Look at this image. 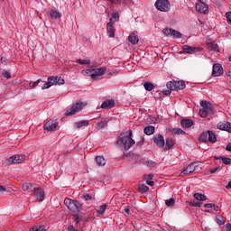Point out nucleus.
<instances>
[{
  "mask_svg": "<svg viewBox=\"0 0 231 231\" xmlns=\"http://www.w3.org/2000/svg\"><path fill=\"white\" fill-rule=\"evenodd\" d=\"M116 143L117 145H123L125 151H129V148L133 147L135 143L134 140H133V131L129 130L128 132L122 133Z\"/></svg>",
  "mask_w": 231,
  "mask_h": 231,
  "instance_id": "1",
  "label": "nucleus"
},
{
  "mask_svg": "<svg viewBox=\"0 0 231 231\" xmlns=\"http://www.w3.org/2000/svg\"><path fill=\"white\" fill-rule=\"evenodd\" d=\"M64 204L66 205L67 208H69V210H70V212L73 214H79L80 210H82V204L78 200L65 199Z\"/></svg>",
  "mask_w": 231,
  "mask_h": 231,
  "instance_id": "2",
  "label": "nucleus"
},
{
  "mask_svg": "<svg viewBox=\"0 0 231 231\" xmlns=\"http://www.w3.org/2000/svg\"><path fill=\"white\" fill-rule=\"evenodd\" d=\"M200 106L202 108L199 109V115L201 118H207V116L214 115V109L212 108V104H210V102L201 101Z\"/></svg>",
  "mask_w": 231,
  "mask_h": 231,
  "instance_id": "3",
  "label": "nucleus"
},
{
  "mask_svg": "<svg viewBox=\"0 0 231 231\" xmlns=\"http://www.w3.org/2000/svg\"><path fill=\"white\" fill-rule=\"evenodd\" d=\"M185 81L180 80V81H169L166 84V88L168 89H173V91H181L182 89H185Z\"/></svg>",
  "mask_w": 231,
  "mask_h": 231,
  "instance_id": "4",
  "label": "nucleus"
},
{
  "mask_svg": "<svg viewBox=\"0 0 231 231\" xmlns=\"http://www.w3.org/2000/svg\"><path fill=\"white\" fill-rule=\"evenodd\" d=\"M155 7L159 12H169L171 10V3L169 0H157L155 2Z\"/></svg>",
  "mask_w": 231,
  "mask_h": 231,
  "instance_id": "5",
  "label": "nucleus"
},
{
  "mask_svg": "<svg viewBox=\"0 0 231 231\" xmlns=\"http://www.w3.org/2000/svg\"><path fill=\"white\" fill-rule=\"evenodd\" d=\"M84 106H86L84 102L79 101L75 105H73L69 109H68L65 112V115L67 116H71V115H75V113H79V111H82V109H84Z\"/></svg>",
  "mask_w": 231,
  "mask_h": 231,
  "instance_id": "6",
  "label": "nucleus"
},
{
  "mask_svg": "<svg viewBox=\"0 0 231 231\" xmlns=\"http://www.w3.org/2000/svg\"><path fill=\"white\" fill-rule=\"evenodd\" d=\"M24 160H26V156H24L23 154H16V155H13L12 157H10L7 160V163H8V165H16L19 163H23V162H24Z\"/></svg>",
  "mask_w": 231,
  "mask_h": 231,
  "instance_id": "7",
  "label": "nucleus"
},
{
  "mask_svg": "<svg viewBox=\"0 0 231 231\" xmlns=\"http://www.w3.org/2000/svg\"><path fill=\"white\" fill-rule=\"evenodd\" d=\"M199 169V165H198L196 162H191L189 165L187 166L186 169L182 171L180 174H183L184 176H189V174H192L195 171H198Z\"/></svg>",
  "mask_w": 231,
  "mask_h": 231,
  "instance_id": "8",
  "label": "nucleus"
},
{
  "mask_svg": "<svg viewBox=\"0 0 231 231\" xmlns=\"http://www.w3.org/2000/svg\"><path fill=\"white\" fill-rule=\"evenodd\" d=\"M57 127H59V123L51 119L47 121L43 125L44 131H55Z\"/></svg>",
  "mask_w": 231,
  "mask_h": 231,
  "instance_id": "9",
  "label": "nucleus"
},
{
  "mask_svg": "<svg viewBox=\"0 0 231 231\" xmlns=\"http://www.w3.org/2000/svg\"><path fill=\"white\" fill-rule=\"evenodd\" d=\"M106 71H107V69L106 67H101L99 69H93L91 73V79L95 80L97 77H102V75H104Z\"/></svg>",
  "mask_w": 231,
  "mask_h": 231,
  "instance_id": "10",
  "label": "nucleus"
},
{
  "mask_svg": "<svg viewBox=\"0 0 231 231\" xmlns=\"http://www.w3.org/2000/svg\"><path fill=\"white\" fill-rule=\"evenodd\" d=\"M223 75V66L219 63H215L212 69V77H221Z\"/></svg>",
  "mask_w": 231,
  "mask_h": 231,
  "instance_id": "11",
  "label": "nucleus"
},
{
  "mask_svg": "<svg viewBox=\"0 0 231 231\" xmlns=\"http://www.w3.org/2000/svg\"><path fill=\"white\" fill-rule=\"evenodd\" d=\"M153 142L160 149H162V147H165V139L162 134L153 135Z\"/></svg>",
  "mask_w": 231,
  "mask_h": 231,
  "instance_id": "12",
  "label": "nucleus"
},
{
  "mask_svg": "<svg viewBox=\"0 0 231 231\" xmlns=\"http://www.w3.org/2000/svg\"><path fill=\"white\" fill-rule=\"evenodd\" d=\"M51 86H57V77L55 76L48 78V82L43 84L42 89H50Z\"/></svg>",
  "mask_w": 231,
  "mask_h": 231,
  "instance_id": "13",
  "label": "nucleus"
},
{
  "mask_svg": "<svg viewBox=\"0 0 231 231\" xmlns=\"http://www.w3.org/2000/svg\"><path fill=\"white\" fill-rule=\"evenodd\" d=\"M196 10L199 12V14H207L208 12V5L205 2H198L196 5Z\"/></svg>",
  "mask_w": 231,
  "mask_h": 231,
  "instance_id": "14",
  "label": "nucleus"
},
{
  "mask_svg": "<svg viewBox=\"0 0 231 231\" xmlns=\"http://www.w3.org/2000/svg\"><path fill=\"white\" fill-rule=\"evenodd\" d=\"M106 33L108 37H115V22H113V18H111L110 22L106 24Z\"/></svg>",
  "mask_w": 231,
  "mask_h": 231,
  "instance_id": "15",
  "label": "nucleus"
},
{
  "mask_svg": "<svg viewBox=\"0 0 231 231\" xmlns=\"http://www.w3.org/2000/svg\"><path fill=\"white\" fill-rule=\"evenodd\" d=\"M22 189L25 192H34L35 189H37V184L25 182L22 185Z\"/></svg>",
  "mask_w": 231,
  "mask_h": 231,
  "instance_id": "16",
  "label": "nucleus"
},
{
  "mask_svg": "<svg viewBox=\"0 0 231 231\" xmlns=\"http://www.w3.org/2000/svg\"><path fill=\"white\" fill-rule=\"evenodd\" d=\"M34 196L38 201H44V189L36 187L34 189Z\"/></svg>",
  "mask_w": 231,
  "mask_h": 231,
  "instance_id": "17",
  "label": "nucleus"
},
{
  "mask_svg": "<svg viewBox=\"0 0 231 231\" xmlns=\"http://www.w3.org/2000/svg\"><path fill=\"white\" fill-rule=\"evenodd\" d=\"M113 107H115V99H106L101 105L102 109H111Z\"/></svg>",
  "mask_w": 231,
  "mask_h": 231,
  "instance_id": "18",
  "label": "nucleus"
},
{
  "mask_svg": "<svg viewBox=\"0 0 231 231\" xmlns=\"http://www.w3.org/2000/svg\"><path fill=\"white\" fill-rule=\"evenodd\" d=\"M183 51H184V53H189V54L198 53V51H199V48H195V47H190L189 45H184L183 46Z\"/></svg>",
  "mask_w": 231,
  "mask_h": 231,
  "instance_id": "19",
  "label": "nucleus"
},
{
  "mask_svg": "<svg viewBox=\"0 0 231 231\" xmlns=\"http://www.w3.org/2000/svg\"><path fill=\"white\" fill-rule=\"evenodd\" d=\"M180 125L185 129H189V127H192L194 125V121H192L191 119H182L180 121Z\"/></svg>",
  "mask_w": 231,
  "mask_h": 231,
  "instance_id": "20",
  "label": "nucleus"
},
{
  "mask_svg": "<svg viewBox=\"0 0 231 231\" xmlns=\"http://www.w3.org/2000/svg\"><path fill=\"white\" fill-rule=\"evenodd\" d=\"M208 142H210V143H216L217 142L216 134L210 130H208Z\"/></svg>",
  "mask_w": 231,
  "mask_h": 231,
  "instance_id": "21",
  "label": "nucleus"
},
{
  "mask_svg": "<svg viewBox=\"0 0 231 231\" xmlns=\"http://www.w3.org/2000/svg\"><path fill=\"white\" fill-rule=\"evenodd\" d=\"M89 125V121L88 120H83V121H79L74 123V127L76 129H80V127H88Z\"/></svg>",
  "mask_w": 231,
  "mask_h": 231,
  "instance_id": "22",
  "label": "nucleus"
},
{
  "mask_svg": "<svg viewBox=\"0 0 231 231\" xmlns=\"http://www.w3.org/2000/svg\"><path fill=\"white\" fill-rule=\"evenodd\" d=\"M208 50H210V51H219V46L216 42H209L207 43Z\"/></svg>",
  "mask_w": 231,
  "mask_h": 231,
  "instance_id": "23",
  "label": "nucleus"
},
{
  "mask_svg": "<svg viewBox=\"0 0 231 231\" xmlns=\"http://www.w3.org/2000/svg\"><path fill=\"white\" fill-rule=\"evenodd\" d=\"M106 208H107V204H102L99 209H97V217H102L106 213Z\"/></svg>",
  "mask_w": 231,
  "mask_h": 231,
  "instance_id": "24",
  "label": "nucleus"
},
{
  "mask_svg": "<svg viewBox=\"0 0 231 231\" xmlns=\"http://www.w3.org/2000/svg\"><path fill=\"white\" fill-rule=\"evenodd\" d=\"M128 41L129 42H131V44L134 45V44H138L140 40L138 39V36L136 35V33L133 32L128 36Z\"/></svg>",
  "mask_w": 231,
  "mask_h": 231,
  "instance_id": "25",
  "label": "nucleus"
},
{
  "mask_svg": "<svg viewBox=\"0 0 231 231\" xmlns=\"http://www.w3.org/2000/svg\"><path fill=\"white\" fill-rule=\"evenodd\" d=\"M199 142H202L203 143H207L208 142V130L207 132H203L199 137Z\"/></svg>",
  "mask_w": 231,
  "mask_h": 231,
  "instance_id": "26",
  "label": "nucleus"
},
{
  "mask_svg": "<svg viewBox=\"0 0 231 231\" xmlns=\"http://www.w3.org/2000/svg\"><path fill=\"white\" fill-rule=\"evenodd\" d=\"M155 128L152 125H148L144 127V134H147V136H151V134H154Z\"/></svg>",
  "mask_w": 231,
  "mask_h": 231,
  "instance_id": "27",
  "label": "nucleus"
},
{
  "mask_svg": "<svg viewBox=\"0 0 231 231\" xmlns=\"http://www.w3.org/2000/svg\"><path fill=\"white\" fill-rule=\"evenodd\" d=\"M171 147H174V140L172 138H168L166 140L164 151H169Z\"/></svg>",
  "mask_w": 231,
  "mask_h": 231,
  "instance_id": "28",
  "label": "nucleus"
},
{
  "mask_svg": "<svg viewBox=\"0 0 231 231\" xmlns=\"http://www.w3.org/2000/svg\"><path fill=\"white\" fill-rule=\"evenodd\" d=\"M230 123H223V122H219L217 125V129H220V131H228V125Z\"/></svg>",
  "mask_w": 231,
  "mask_h": 231,
  "instance_id": "29",
  "label": "nucleus"
},
{
  "mask_svg": "<svg viewBox=\"0 0 231 231\" xmlns=\"http://www.w3.org/2000/svg\"><path fill=\"white\" fill-rule=\"evenodd\" d=\"M96 162L98 167H104V165H106V159L104 158V156H97Z\"/></svg>",
  "mask_w": 231,
  "mask_h": 231,
  "instance_id": "30",
  "label": "nucleus"
},
{
  "mask_svg": "<svg viewBox=\"0 0 231 231\" xmlns=\"http://www.w3.org/2000/svg\"><path fill=\"white\" fill-rule=\"evenodd\" d=\"M193 197L197 201H207V197L203 193H194Z\"/></svg>",
  "mask_w": 231,
  "mask_h": 231,
  "instance_id": "31",
  "label": "nucleus"
},
{
  "mask_svg": "<svg viewBox=\"0 0 231 231\" xmlns=\"http://www.w3.org/2000/svg\"><path fill=\"white\" fill-rule=\"evenodd\" d=\"M50 15L51 19H60L61 17L60 13L57 10H51Z\"/></svg>",
  "mask_w": 231,
  "mask_h": 231,
  "instance_id": "32",
  "label": "nucleus"
},
{
  "mask_svg": "<svg viewBox=\"0 0 231 231\" xmlns=\"http://www.w3.org/2000/svg\"><path fill=\"white\" fill-rule=\"evenodd\" d=\"M226 221L225 220V217L221 215L217 216V223L220 226H223Z\"/></svg>",
  "mask_w": 231,
  "mask_h": 231,
  "instance_id": "33",
  "label": "nucleus"
},
{
  "mask_svg": "<svg viewBox=\"0 0 231 231\" xmlns=\"http://www.w3.org/2000/svg\"><path fill=\"white\" fill-rule=\"evenodd\" d=\"M143 87L146 91H152V89H154V85L149 81L145 82Z\"/></svg>",
  "mask_w": 231,
  "mask_h": 231,
  "instance_id": "34",
  "label": "nucleus"
},
{
  "mask_svg": "<svg viewBox=\"0 0 231 231\" xmlns=\"http://www.w3.org/2000/svg\"><path fill=\"white\" fill-rule=\"evenodd\" d=\"M107 125V121L106 119H102L100 122L97 124V129H104Z\"/></svg>",
  "mask_w": 231,
  "mask_h": 231,
  "instance_id": "35",
  "label": "nucleus"
},
{
  "mask_svg": "<svg viewBox=\"0 0 231 231\" xmlns=\"http://www.w3.org/2000/svg\"><path fill=\"white\" fill-rule=\"evenodd\" d=\"M138 189L141 194H145V192H149V188L146 185L141 184L139 185Z\"/></svg>",
  "mask_w": 231,
  "mask_h": 231,
  "instance_id": "36",
  "label": "nucleus"
},
{
  "mask_svg": "<svg viewBox=\"0 0 231 231\" xmlns=\"http://www.w3.org/2000/svg\"><path fill=\"white\" fill-rule=\"evenodd\" d=\"M173 31H174V29L165 28L162 30V33H164V35H166V37H171V36H172Z\"/></svg>",
  "mask_w": 231,
  "mask_h": 231,
  "instance_id": "37",
  "label": "nucleus"
},
{
  "mask_svg": "<svg viewBox=\"0 0 231 231\" xmlns=\"http://www.w3.org/2000/svg\"><path fill=\"white\" fill-rule=\"evenodd\" d=\"M175 203H176V199H166L165 200V205H166V207H173L174 205H175Z\"/></svg>",
  "mask_w": 231,
  "mask_h": 231,
  "instance_id": "38",
  "label": "nucleus"
},
{
  "mask_svg": "<svg viewBox=\"0 0 231 231\" xmlns=\"http://www.w3.org/2000/svg\"><path fill=\"white\" fill-rule=\"evenodd\" d=\"M171 37H173V39H181L182 35L181 32L173 29Z\"/></svg>",
  "mask_w": 231,
  "mask_h": 231,
  "instance_id": "39",
  "label": "nucleus"
},
{
  "mask_svg": "<svg viewBox=\"0 0 231 231\" xmlns=\"http://www.w3.org/2000/svg\"><path fill=\"white\" fill-rule=\"evenodd\" d=\"M74 216V221L77 225H79V223H80L82 221V217H80V215L79 213H73Z\"/></svg>",
  "mask_w": 231,
  "mask_h": 231,
  "instance_id": "40",
  "label": "nucleus"
},
{
  "mask_svg": "<svg viewBox=\"0 0 231 231\" xmlns=\"http://www.w3.org/2000/svg\"><path fill=\"white\" fill-rule=\"evenodd\" d=\"M30 231H46V226H34L31 228Z\"/></svg>",
  "mask_w": 231,
  "mask_h": 231,
  "instance_id": "41",
  "label": "nucleus"
},
{
  "mask_svg": "<svg viewBox=\"0 0 231 231\" xmlns=\"http://www.w3.org/2000/svg\"><path fill=\"white\" fill-rule=\"evenodd\" d=\"M112 19V23H116V21H118L120 19V14L118 13H115L114 14H112V17L110 18Z\"/></svg>",
  "mask_w": 231,
  "mask_h": 231,
  "instance_id": "42",
  "label": "nucleus"
},
{
  "mask_svg": "<svg viewBox=\"0 0 231 231\" xmlns=\"http://www.w3.org/2000/svg\"><path fill=\"white\" fill-rule=\"evenodd\" d=\"M221 161L225 165H231V159L228 157H222Z\"/></svg>",
  "mask_w": 231,
  "mask_h": 231,
  "instance_id": "43",
  "label": "nucleus"
},
{
  "mask_svg": "<svg viewBox=\"0 0 231 231\" xmlns=\"http://www.w3.org/2000/svg\"><path fill=\"white\" fill-rule=\"evenodd\" d=\"M173 134H185V131L180 128H174L172 130Z\"/></svg>",
  "mask_w": 231,
  "mask_h": 231,
  "instance_id": "44",
  "label": "nucleus"
},
{
  "mask_svg": "<svg viewBox=\"0 0 231 231\" xmlns=\"http://www.w3.org/2000/svg\"><path fill=\"white\" fill-rule=\"evenodd\" d=\"M77 62L79 64H82V65H84V64H91V61L89 60L79 59V60H77Z\"/></svg>",
  "mask_w": 231,
  "mask_h": 231,
  "instance_id": "45",
  "label": "nucleus"
},
{
  "mask_svg": "<svg viewBox=\"0 0 231 231\" xmlns=\"http://www.w3.org/2000/svg\"><path fill=\"white\" fill-rule=\"evenodd\" d=\"M82 75H86L87 77H91V74L93 73L92 69H85L81 71Z\"/></svg>",
  "mask_w": 231,
  "mask_h": 231,
  "instance_id": "46",
  "label": "nucleus"
},
{
  "mask_svg": "<svg viewBox=\"0 0 231 231\" xmlns=\"http://www.w3.org/2000/svg\"><path fill=\"white\" fill-rule=\"evenodd\" d=\"M64 79L59 77H56V85L58 84V86H62L64 84Z\"/></svg>",
  "mask_w": 231,
  "mask_h": 231,
  "instance_id": "47",
  "label": "nucleus"
},
{
  "mask_svg": "<svg viewBox=\"0 0 231 231\" xmlns=\"http://www.w3.org/2000/svg\"><path fill=\"white\" fill-rule=\"evenodd\" d=\"M3 76L5 77V79H12V74H10L9 71L7 70H3Z\"/></svg>",
  "mask_w": 231,
  "mask_h": 231,
  "instance_id": "48",
  "label": "nucleus"
},
{
  "mask_svg": "<svg viewBox=\"0 0 231 231\" xmlns=\"http://www.w3.org/2000/svg\"><path fill=\"white\" fill-rule=\"evenodd\" d=\"M123 214H125V216H131V210L129 209V207L123 209Z\"/></svg>",
  "mask_w": 231,
  "mask_h": 231,
  "instance_id": "49",
  "label": "nucleus"
},
{
  "mask_svg": "<svg viewBox=\"0 0 231 231\" xmlns=\"http://www.w3.org/2000/svg\"><path fill=\"white\" fill-rule=\"evenodd\" d=\"M40 82H42V79H37V80L34 81V82H31V83H30V87H31V88H35L36 86H38V84H39Z\"/></svg>",
  "mask_w": 231,
  "mask_h": 231,
  "instance_id": "50",
  "label": "nucleus"
},
{
  "mask_svg": "<svg viewBox=\"0 0 231 231\" xmlns=\"http://www.w3.org/2000/svg\"><path fill=\"white\" fill-rule=\"evenodd\" d=\"M190 207H201L203 203L201 202H189Z\"/></svg>",
  "mask_w": 231,
  "mask_h": 231,
  "instance_id": "51",
  "label": "nucleus"
},
{
  "mask_svg": "<svg viewBox=\"0 0 231 231\" xmlns=\"http://www.w3.org/2000/svg\"><path fill=\"white\" fill-rule=\"evenodd\" d=\"M83 199H85V201H91L92 197L90 194H85L83 195Z\"/></svg>",
  "mask_w": 231,
  "mask_h": 231,
  "instance_id": "52",
  "label": "nucleus"
},
{
  "mask_svg": "<svg viewBox=\"0 0 231 231\" xmlns=\"http://www.w3.org/2000/svg\"><path fill=\"white\" fill-rule=\"evenodd\" d=\"M226 21H227L228 24H231V12H227L226 14Z\"/></svg>",
  "mask_w": 231,
  "mask_h": 231,
  "instance_id": "53",
  "label": "nucleus"
},
{
  "mask_svg": "<svg viewBox=\"0 0 231 231\" xmlns=\"http://www.w3.org/2000/svg\"><path fill=\"white\" fill-rule=\"evenodd\" d=\"M172 91H173V89L168 88L167 90H163L162 93L166 97H169V95H171V93H172Z\"/></svg>",
  "mask_w": 231,
  "mask_h": 231,
  "instance_id": "54",
  "label": "nucleus"
},
{
  "mask_svg": "<svg viewBox=\"0 0 231 231\" xmlns=\"http://www.w3.org/2000/svg\"><path fill=\"white\" fill-rule=\"evenodd\" d=\"M214 203H207L204 205V208H213Z\"/></svg>",
  "mask_w": 231,
  "mask_h": 231,
  "instance_id": "55",
  "label": "nucleus"
},
{
  "mask_svg": "<svg viewBox=\"0 0 231 231\" xmlns=\"http://www.w3.org/2000/svg\"><path fill=\"white\" fill-rule=\"evenodd\" d=\"M217 171H219V166H217L214 169L210 170V174H215V172H217Z\"/></svg>",
  "mask_w": 231,
  "mask_h": 231,
  "instance_id": "56",
  "label": "nucleus"
},
{
  "mask_svg": "<svg viewBox=\"0 0 231 231\" xmlns=\"http://www.w3.org/2000/svg\"><path fill=\"white\" fill-rule=\"evenodd\" d=\"M111 5H118L120 3V0H107Z\"/></svg>",
  "mask_w": 231,
  "mask_h": 231,
  "instance_id": "57",
  "label": "nucleus"
},
{
  "mask_svg": "<svg viewBox=\"0 0 231 231\" xmlns=\"http://www.w3.org/2000/svg\"><path fill=\"white\" fill-rule=\"evenodd\" d=\"M68 231H79V230H77L74 226H69Z\"/></svg>",
  "mask_w": 231,
  "mask_h": 231,
  "instance_id": "58",
  "label": "nucleus"
},
{
  "mask_svg": "<svg viewBox=\"0 0 231 231\" xmlns=\"http://www.w3.org/2000/svg\"><path fill=\"white\" fill-rule=\"evenodd\" d=\"M146 183H147L150 187H154V181H152V180H147Z\"/></svg>",
  "mask_w": 231,
  "mask_h": 231,
  "instance_id": "59",
  "label": "nucleus"
},
{
  "mask_svg": "<svg viewBox=\"0 0 231 231\" xmlns=\"http://www.w3.org/2000/svg\"><path fill=\"white\" fill-rule=\"evenodd\" d=\"M213 210H215V212H218L219 211V206L214 204Z\"/></svg>",
  "mask_w": 231,
  "mask_h": 231,
  "instance_id": "60",
  "label": "nucleus"
},
{
  "mask_svg": "<svg viewBox=\"0 0 231 231\" xmlns=\"http://www.w3.org/2000/svg\"><path fill=\"white\" fill-rule=\"evenodd\" d=\"M0 62H1L2 64H6V58L2 57V58L0 59Z\"/></svg>",
  "mask_w": 231,
  "mask_h": 231,
  "instance_id": "61",
  "label": "nucleus"
},
{
  "mask_svg": "<svg viewBox=\"0 0 231 231\" xmlns=\"http://www.w3.org/2000/svg\"><path fill=\"white\" fill-rule=\"evenodd\" d=\"M226 231H231V224L226 225Z\"/></svg>",
  "mask_w": 231,
  "mask_h": 231,
  "instance_id": "62",
  "label": "nucleus"
},
{
  "mask_svg": "<svg viewBox=\"0 0 231 231\" xmlns=\"http://www.w3.org/2000/svg\"><path fill=\"white\" fill-rule=\"evenodd\" d=\"M226 150L231 152V143L226 145Z\"/></svg>",
  "mask_w": 231,
  "mask_h": 231,
  "instance_id": "63",
  "label": "nucleus"
},
{
  "mask_svg": "<svg viewBox=\"0 0 231 231\" xmlns=\"http://www.w3.org/2000/svg\"><path fill=\"white\" fill-rule=\"evenodd\" d=\"M226 189H231V181H229V182L227 183V185L226 186Z\"/></svg>",
  "mask_w": 231,
  "mask_h": 231,
  "instance_id": "64",
  "label": "nucleus"
}]
</instances>
